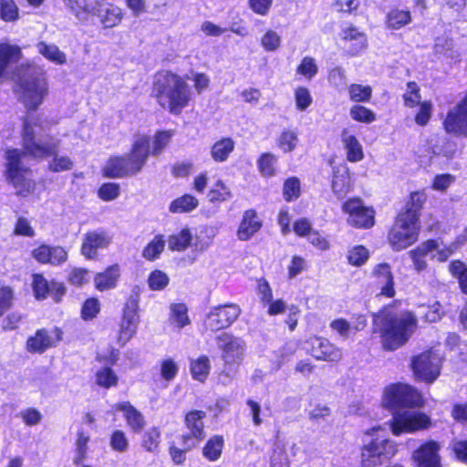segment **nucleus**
I'll use <instances>...</instances> for the list:
<instances>
[{"label":"nucleus","instance_id":"1","mask_svg":"<svg viewBox=\"0 0 467 467\" xmlns=\"http://www.w3.org/2000/svg\"><path fill=\"white\" fill-rule=\"evenodd\" d=\"M383 404L391 409H400L393 414L390 425L396 436L428 429L431 419L420 410L407 408L423 404L421 395L409 385L397 383L385 389Z\"/></svg>","mask_w":467,"mask_h":467},{"label":"nucleus","instance_id":"2","mask_svg":"<svg viewBox=\"0 0 467 467\" xmlns=\"http://www.w3.org/2000/svg\"><path fill=\"white\" fill-rule=\"evenodd\" d=\"M373 317L385 350L393 351L402 347L417 327V318L409 311L397 312L388 306Z\"/></svg>","mask_w":467,"mask_h":467},{"label":"nucleus","instance_id":"3","mask_svg":"<svg viewBox=\"0 0 467 467\" xmlns=\"http://www.w3.org/2000/svg\"><path fill=\"white\" fill-rule=\"evenodd\" d=\"M152 96L161 109L172 115H180L189 107L192 92L183 77L165 71L156 75Z\"/></svg>","mask_w":467,"mask_h":467},{"label":"nucleus","instance_id":"4","mask_svg":"<svg viewBox=\"0 0 467 467\" xmlns=\"http://www.w3.org/2000/svg\"><path fill=\"white\" fill-rule=\"evenodd\" d=\"M425 202L426 195L423 192L410 193L404 210L398 214L389 234V242L395 250L405 249L417 241L420 213Z\"/></svg>","mask_w":467,"mask_h":467},{"label":"nucleus","instance_id":"5","mask_svg":"<svg viewBox=\"0 0 467 467\" xmlns=\"http://www.w3.org/2000/svg\"><path fill=\"white\" fill-rule=\"evenodd\" d=\"M150 143L149 136L137 135L130 154L125 157H110L102 169L103 175L108 178H123L140 171L150 154Z\"/></svg>","mask_w":467,"mask_h":467},{"label":"nucleus","instance_id":"6","mask_svg":"<svg viewBox=\"0 0 467 467\" xmlns=\"http://www.w3.org/2000/svg\"><path fill=\"white\" fill-rule=\"evenodd\" d=\"M47 121L40 116L29 113L24 122L23 143L26 153L36 158H43L57 152L59 142L55 138L44 140Z\"/></svg>","mask_w":467,"mask_h":467},{"label":"nucleus","instance_id":"7","mask_svg":"<svg viewBox=\"0 0 467 467\" xmlns=\"http://www.w3.org/2000/svg\"><path fill=\"white\" fill-rule=\"evenodd\" d=\"M26 153L18 150L5 151V177L16 194L26 196L35 189L31 171L25 164Z\"/></svg>","mask_w":467,"mask_h":467},{"label":"nucleus","instance_id":"8","mask_svg":"<svg viewBox=\"0 0 467 467\" xmlns=\"http://www.w3.org/2000/svg\"><path fill=\"white\" fill-rule=\"evenodd\" d=\"M20 99L28 110H36L47 97L49 86L43 76H30L19 83Z\"/></svg>","mask_w":467,"mask_h":467},{"label":"nucleus","instance_id":"9","mask_svg":"<svg viewBox=\"0 0 467 467\" xmlns=\"http://www.w3.org/2000/svg\"><path fill=\"white\" fill-rule=\"evenodd\" d=\"M397 451L396 444L388 439L376 438L361 449L362 467H378L387 462Z\"/></svg>","mask_w":467,"mask_h":467},{"label":"nucleus","instance_id":"10","mask_svg":"<svg viewBox=\"0 0 467 467\" xmlns=\"http://www.w3.org/2000/svg\"><path fill=\"white\" fill-rule=\"evenodd\" d=\"M441 356L430 349L415 356L411 360V368L418 379L432 383L441 373Z\"/></svg>","mask_w":467,"mask_h":467},{"label":"nucleus","instance_id":"11","mask_svg":"<svg viewBox=\"0 0 467 467\" xmlns=\"http://www.w3.org/2000/svg\"><path fill=\"white\" fill-rule=\"evenodd\" d=\"M302 349L310 354L317 360L327 362H338L342 358L339 348L332 344L327 338L313 336L301 341Z\"/></svg>","mask_w":467,"mask_h":467},{"label":"nucleus","instance_id":"12","mask_svg":"<svg viewBox=\"0 0 467 467\" xmlns=\"http://www.w3.org/2000/svg\"><path fill=\"white\" fill-rule=\"evenodd\" d=\"M241 308L235 304L212 307L206 315L204 326L211 331L229 327L240 316Z\"/></svg>","mask_w":467,"mask_h":467},{"label":"nucleus","instance_id":"13","mask_svg":"<svg viewBox=\"0 0 467 467\" xmlns=\"http://www.w3.org/2000/svg\"><path fill=\"white\" fill-rule=\"evenodd\" d=\"M138 310V301L135 298H130L123 309L122 319L119 324L118 342L122 346L126 345L137 332L140 322Z\"/></svg>","mask_w":467,"mask_h":467},{"label":"nucleus","instance_id":"14","mask_svg":"<svg viewBox=\"0 0 467 467\" xmlns=\"http://www.w3.org/2000/svg\"><path fill=\"white\" fill-rule=\"evenodd\" d=\"M218 346L226 366H238L242 362L245 352V343L242 338L223 333L218 337Z\"/></svg>","mask_w":467,"mask_h":467},{"label":"nucleus","instance_id":"15","mask_svg":"<svg viewBox=\"0 0 467 467\" xmlns=\"http://www.w3.org/2000/svg\"><path fill=\"white\" fill-rule=\"evenodd\" d=\"M443 126L447 133L467 138V95L448 111Z\"/></svg>","mask_w":467,"mask_h":467},{"label":"nucleus","instance_id":"16","mask_svg":"<svg viewBox=\"0 0 467 467\" xmlns=\"http://www.w3.org/2000/svg\"><path fill=\"white\" fill-rule=\"evenodd\" d=\"M343 210L348 213V222L357 228H370L374 225V211L365 207L359 199H351L343 204Z\"/></svg>","mask_w":467,"mask_h":467},{"label":"nucleus","instance_id":"17","mask_svg":"<svg viewBox=\"0 0 467 467\" xmlns=\"http://www.w3.org/2000/svg\"><path fill=\"white\" fill-rule=\"evenodd\" d=\"M206 413L203 410H191L184 417V423L189 434L182 437L184 446L187 449L195 447L204 438L203 420Z\"/></svg>","mask_w":467,"mask_h":467},{"label":"nucleus","instance_id":"18","mask_svg":"<svg viewBox=\"0 0 467 467\" xmlns=\"http://www.w3.org/2000/svg\"><path fill=\"white\" fill-rule=\"evenodd\" d=\"M62 330L55 327L51 330L38 329L34 336L28 337L26 349L30 353H44L47 349L56 347L62 339Z\"/></svg>","mask_w":467,"mask_h":467},{"label":"nucleus","instance_id":"19","mask_svg":"<svg viewBox=\"0 0 467 467\" xmlns=\"http://www.w3.org/2000/svg\"><path fill=\"white\" fill-rule=\"evenodd\" d=\"M111 240V235L104 230L88 232L82 239L81 254L88 259H94L98 250L107 248Z\"/></svg>","mask_w":467,"mask_h":467},{"label":"nucleus","instance_id":"20","mask_svg":"<svg viewBox=\"0 0 467 467\" xmlns=\"http://www.w3.org/2000/svg\"><path fill=\"white\" fill-rule=\"evenodd\" d=\"M32 257L39 264L58 266L67 260V251L59 245L41 244L31 251Z\"/></svg>","mask_w":467,"mask_h":467},{"label":"nucleus","instance_id":"21","mask_svg":"<svg viewBox=\"0 0 467 467\" xmlns=\"http://www.w3.org/2000/svg\"><path fill=\"white\" fill-rule=\"evenodd\" d=\"M323 389L319 386H311L308 390L300 397V406L306 410L307 406H314L309 410V417L313 420L325 419L331 414V409L325 404H316L314 401L322 394Z\"/></svg>","mask_w":467,"mask_h":467},{"label":"nucleus","instance_id":"22","mask_svg":"<svg viewBox=\"0 0 467 467\" xmlns=\"http://www.w3.org/2000/svg\"><path fill=\"white\" fill-rule=\"evenodd\" d=\"M67 9L80 22H88L95 16L100 6V0H63Z\"/></svg>","mask_w":467,"mask_h":467},{"label":"nucleus","instance_id":"23","mask_svg":"<svg viewBox=\"0 0 467 467\" xmlns=\"http://www.w3.org/2000/svg\"><path fill=\"white\" fill-rule=\"evenodd\" d=\"M438 451L439 445L435 441H429L421 445L413 454L418 467H441Z\"/></svg>","mask_w":467,"mask_h":467},{"label":"nucleus","instance_id":"24","mask_svg":"<svg viewBox=\"0 0 467 467\" xmlns=\"http://www.w3.org/2000/svg\"><path fill=\"white\" fill-rule=\"evenodd\" d=\"M262 227V222L254 210L244 213L236 235L241 241L251 239Z\"/></svg>","mask_w":467,"mask_h":467},{"label":"nucleus","instance_id":"25","mask_svg":"<svg viewBox=\"0 0 467 467\" xmlns=\"http://www.w3.org/2000/svg\"><path fill=\"white\" fill-rule=\"evenodd\" d=\"M21 57L22 52L18 46L0 43V82L7 78L9 67L18 62Z\"/></svg>","mask_w":467,"mask_h":467},{"label":"nucleus","instance_id":"26","mask_svg":"<svg viewBox=\"0 0 467 467\" xmlns=\"http://www.w3.org/2000/svg\"><path fill=\"white\" fill-rule=\"evenodd\" d=\"M104 28H112L120 24L123 18L121 8L111 3H100L99 10L95 14Z\"/></svg>","mask_w":467,"mask_h":467},{"label":"nucleus","instance_id":"27","mask_svg":"<svg viewBox=\"0 0 467 467\" xmlns=\"http://www.w3.org/2000/svg\"><path fill=\"white\" fill-rule=\"evenodd\" d=\"M113 410H119L123 413L128 426L134 432H140L145 426V420L142 414L135 409L130 402L122 401L112 407Z\"/></svg>","mask_w":467,"mask_h":467},{"label":"nucleus","instance_id":"28","mask_svg":"<svg viewBox=\"0 0 467 467\" xmlns=\"http://www.w3.org/2000/svg\"><path fill=\"white\" fill-rule=\"evenodd\" d=\"M374 275L377 285L380 288V295L392 297L395 295L393 275L388 264H379L375 267Z\"/></svg>","mask_w":467,"mask_h":467},{"label":"nucleus","instance_id":"29","mask_svg":"<svg viewBox=\"0 0 467 467\" xmlns=\"http://www.w3.org/2000/svg\"><path fill=\"white\" fill-rule=\"evenodd\" d=\"M120 275L119 265L109 266L104 272L99 273L94 278L95 286L99 291L114 288Z\"/></svg>","mask_w":467,"mask_h":467},{"label":"nucleus","instance_id":"30","mask_svg":"<svg viewBox=\"0 0 467 467\" xmlns=\"http://www.w3.org/2000/svg\"><path fill=\"white\" fill-rule=\"evenodd\" d=\"M37 52L49 62L62 66L67 63V55L53 43L40 41L36 45Z\"/></svg>","mask_w":467,"mask_h":467},{"label":"nucleus","instance_id":"31","mask_svg":"<svg viewBox=\"0 0 467 467\" xmlns=\"http://www.w3.org/2000/svg\"><path fill=\"white\" fill-rule=\"evenodd\" d=\"M341 140L347 150V159L349 161L357 162L363 159L364 154L361 144L347 129H344L341 132Z\"/></svg>","mask_w":467,"mask_h":467},{"label":"nucleus","instance_id":"32","mask_svg":"<svg viewBox=\"0 0 467 467\" xmlns=\"http://www.w3.org/2000/svg\"><path fill=\"white\" fill-rule=\"evenodd\" d=\"M350 174L348 169L338 168L334 171L332 191L338 199H343L350 191Z\"/></svg>","mask_w":467,"mask_h":467},{"label":"nucleus","instance_id":"33","mask_svg":"<svg viewBox=\"0 0 467 467\" xmlns=\"http://www.w3.org/2000/svg\"><path fill=\"white\" fill-rule=\"evenodd\" d=\"M439 244L435 240H428L419 245L415 250L410 252L414 267L417 271H422L426 268L427 263L424 257L430 253L438 250Z\"/></svg>","mask_w":467,"mask_h":467},{"label":"nucleus","instance_id":"34","mask_svg":"<svg viewBox=\"0 0 467 467\" xmlns=\"http://www.w3.org/2000/svg\"><path fill=\"white\" fill-rule=\"evenodd\" d=\"M344 39L349 43L348 52L352 56H356L366 49L368 45L366 35L353 27L345 30Z\"/></svg>","mask_w":467,"mask_h":467},{"label":"nucleus","instance_id":"35","mask_svg":"<svg viewBox=\"0 0 467 467\" xmlns=\"http://www.w3.org/2000/svg\"><path fill=\"white\" fill-rule=\"evenodd\" d=\"M199 205V200L192 194H183L174 199L169 205L171 213H186L194 211Z\"/></svg>","mask_w":467,"mask_h":467},{"label":"nucleus","instance_id":"36","mask_svg":"<svg viewBox=\"0 0 467 467\" xmlns=\"http://www.w3.org/2000/svg\"><path fill=\"white\" fill-rule=\"evenodd\" d=\"M235 143L231 138H223L212 146L211 156L216 162L225 161L233 152Z\"/></svg>","mask_w":467,"mask_h":467},{"label":"nucleus","instance_id":"37","mask_svg":"<svg viewBox=\"0 0 467 467\" xmlns=\"http://www.w3.org/2000/svg\"><path fill=\"white\" fill-rule=\"evenodd\" d=\"M169 323L177 329H182L190 324L188 309L184 304L171 305Z\"/></svg>","mask_w":467,"mask_h":467},{"label":"nucleus","instance_id":"38","mask_svg":"<svg viewBox=\"0 0 467 467\" xmlns=\"http://www.w3.org/2000/svg\"><path fill=\"white\" fill-rule=\"evenodd\" d=\"M208 200L212 203H222L233 198V192L228 185L222 180L216 181L207 194Z\"/></svg>","mask_w":467,"mask_h":467},{"label":"nucleus","instance_id":"39","mask_svg":"<svg viewBox=\"0 0 467 467\" xmlns=\"http://www.w3.org/2000/svg\"><path fill=\"white\" fill-rule=\"evenodd\" d=\"M192 241V234L188 228H184L177 234L169 236L167 243L171 251H185Z\"/></svg>","mask_w":467,"mask_h":467},{"label":"nucleus","instance_id":"40","mask_svg":"<svg viewBox=\"0 0 467 467\" xmlns=\"http://www.w3.org/2000/svg\"><path fill=\"white\" fill-rule=\"evenodd\" d=\"M211 369L210 359L206 356H200L195 359H192L190 370L193 379L204 382Z\"/></svg>","mask_w":467,"mask_h":467},{"label":"nucleus","instance_id":"41","mask_svg":"<svg viewBox=\"0 0 467 467\" xmlns=\"http://www.w3.org/2000/svg\"><path fill=\"white\" fill-rule=\"evenodd\" d=\"M224 441L220 435H214L208 440L202 449L203 456L210 462L217 461L222 454Z\"/></svg>","mask_w":467,"mask_h":467},{"label":"nucleus","instance_id":"42","mask_svg":"<svg viewBox=\"0 0 467 467\" xmlns=\"http://www.w3.org/2000/svg\"><path fill=\"white\" fill-rule=\"evenodd\" d=\"M165 243L166 240L164 235H155L154 238L143 249L142 256L149 261H153L159 258L164 249Z\"/></svg>","mask_w":467,"mask_h":467},{"label":"nucleus","instance_id":"43","mask_svg":"<svg viewBox=\"0 0 467 467\" xmlns=\"http://www.w3.org/2000/svg\"><path fill=\"white\" fill-rule=\"evenodd\" d=\"M411 21L409 11L393 9L387 16V26L391 29H400Z\"/></svg>","mask_w":467,"mask_h":467},{"label":"nucleus","instance_id":"44","mask_svg":"<svg viewBox=\"0 0 467 467\" xmlns=\"http://www.w3.org/2000/svg\"><path fill=\"white\" fill-rule=\"evenodd\" d=\"M450 273L458 279L462 292L467 295V266L461 260H453L449 265Z\"/></svg>","mask_w":467,"mask_h":467},{"label":"nucleus","instance_id":"45","mask_svg":"<svg viewBox=\"0 0 467 467\" xmlns=\"http://www.w3.org/2000/svg\"><path fill=\"white\" fill-rule=\"evenodd\" d=\"M276 157L272 153H263L257 160L259 172L264 177H272L276 171Z\"/></svg>","mask_w":467,"mask_h":467},{"label":"nucleus","instance_id":"46","mask_svg":"<svg viewBox=\"0 0 467 467\" xmlns=\"http://www.w3.org/2000/svg\"><path fill=\"white\" fill-rule=\"evenodd\" d=\"M161 440V431L158 428L148 429L142 436L141 446L149 452L157 451Z\"/></svg>","mask_w":467,"mask_h":467},{"label":"nucleus","instance_id":"47","mask_svg":"<svg viewBox=\"0 0 467 467\" xmlns=\"http://www.w3.org/2000/svg\"><path fill=\"white\" fill-rule=\"evenodd\" d=\"M0 17L8 23L18 20L19 9L14 0H0Z\"/></svg>","mask_w":467,"mask_h":467},{"label":"nucleus","instance_id":"48","mask_svg":"<svg viewBox=\"0 0 467 467\" xmlns=\"http://www.w3.org/2000/svg\"><path fill=\"white\" fill-rule=\"evenodd\" d=\"M32 287L36 299H45L51 289V283L40 274L32 275Z\"/></svg>","mask_w":467,"mask_h":467},{"label":"nucleus","instance_id":"49","mask_svg":"<svg viewBox=\"0 0 467 467\" xmlns=\"http://www.w3.org/2000/svg\"><path fill=\"white\" fill-rule=\"evenodd\" d=\"M160 373L165 381H172L178 375L179 365L171 358H166L160 361Z\"/></svg>","mask_w":467,"mask_h":467},{"label":"nucleus","instance_id":"50","mask_svg":"<svg viewBox=\"0 0 467 467\" xmlns=\"http://www.w3.org/2000/svg\"><path fill=\"white\" fill-rule=\"evenodd\" d=\"M170 278L161 270L152 271L148 276V285L152 291H161L169 285Z\"/></svg>","mask_w":467,"mask_h":467},{"label":"nucleus","instance_id":"51","mask_svg":"<svg viewBox=\"0 0 467 467\" xmlns=\"http://www.w3.org/2000/svg\"><path fill=\"white\" fill-rule=\"evenodd\" d=\"M96 382L99 386L109 389L118 383V376L109 368H102L96 373Z\"/></svg>","mask_w":467,"mask_h":467},{"label":"nucleus","instance_id":"52","mask_svg":"<svg viewBox=\"0 0 467 467\" xmlns=\"http://www.w3.org/2000/svg\"><path fill=\"white\" fill-rule=\"evenodd\" d=\"M371 88L359 84H351L348 88V93L351 100L356 102H366L371 98Z\"/></svg>","mask_w":467,"mask_h":467},{"label":"nucleus","instance_id":"53","mask_svg":"<svg viewBox=\"0 0 467 467\" xmlns=\"http://www.w3.org/2000/svg\"><path fill=\"white\" fill-rule=\"evenodd\" d=\"M317 65L316 64L315 59L311 57H304L296 68L297 74L303 76L308 80L312 79L317 74Z\"/></svg>","mask_w":467,"mask_h":467},{"label":"nucleus","instance_id":"54","mask_svg":"<svg viewBox=\"0 0 467 467\" xmlns=\"http://www.w3.org/2000/svg\"><path fill=\"white\" fill-rule=\"evenodd\" d=\"M350 116L356 121L364 123H371L376 119V116L372 110L359 105L351 108Z\"/></svg>","mask_w":467,"mask_h":467},{"label":"nucleus","instance_id":"55","mask_svg":"<svg viewBox=\"0 0 467 467\" xmlns=\"http://www.w3.org/2000/svg\"><path fill=\"white\" fill-rule=\"evenodd\" d=\"M13 298V289L0 281V317L12 306Z\"/></svg>","mask_w":467,"mask_h":467},{"label":"nucleus","instance_id":"56","mask_svg":"<svg viewBox=\"0 0 467 467\" xmlns=\"http://www.w3.org/2000/svg\"><path fill=\"white\" fill-rule=\"evenodd\" d=\"M98 195L105 202L113 201L119 195V185L115 182L104 183L99 187Z\"/></svg>","mask_w":467,"mask_h":467},{"label":"nucleus","instance_id":"57","mask_svg":"<svg viewBox=\"0 0 467 467\" xmlns=\"http://www.w3.org/2000/svg\"><path fill=\"white\" fill-rule=\"evenodd\" d=\"M109 445L116 451H126L129 448V440L124 431L119 430L113 431L109 439Z\"/></svg>","mask_w":467,"mask_h":467},{"label":"nucleus","instance_id":"58","mask_svg":"<svg viewBox=\"0 0 467 467\" xmlns=\"http://www.w3.org/2000/svg\"><path fill=\"white\" fill-rule=\"evenodd\" d=\"M368 258V251L362 245L353 247L348 255V263L352 265H362Z\"/></svg>","mask_w":467,"mask_h":467},{"label":"nucleus","instance_id":"59","mask_svg":"<svg viewBox=\"0 0 467 467\" xmlns=\"http://www.w3.org/2000/svg\"><path fill=\"white\" fill-rule=\"evenodd\" d=\"M89 441V436L84 431H78L76 441V455L74 457L75 463H80L86 457L87 445Z\"/></svg>","mask_w":467,"mask_h":467},{"label":"nucleus","instance_id":"60","mask_svg":"<svg viewBox=\"0 0 467 467\" xmlns=\"http://www.w3.org/2000/svg\"><path fill=\"white\" fill-rule=\"evenodd\" d=\"M173 133L171 131H159L152 142V155H159L170 142Z\"/></svg>","mask_w":467,"mask_h":467},{"label":"nucleus","instance_id":"61","mask_svg":"<svg viewBox=\"0 0 467 467\" xmlns=\"http://www.w3.org/2000/svg\"><path fill=\"white\" fill-rule=\"evenodd\" d=\"M330 327L333 331L337 332L342 338L347 339L349 337L353 331H357V327L350 326L344 318H337L330 323Z\"/></svg>","mask_w":467,"mask_h":467},{"label":"nucleus","instance_id":"62","mask_svg":"<svg viewBox=\"0 0 467 467\" xmlns=\"http://www.w3.org/2000/svg\"><path fill=\"white\" fill-rule=\"evenodd\" d=\"M404 103L407 107L413 108L420 104V95L416 82L410 81L407 84V91L403 95Z\"/></svg>","mask_w":467,"mask_h":467},{"label":"nucleus","instance_id":"63","mask_svg":"<svg viewBox=\"0 0 467 467\" xmlns=\"http://www.w3.org/2000/svg\"><path fill=\"white\" fill-rule=\"evenodd\" d=\"M281 39L279 35L273 30L266 31L261 39V45L266 51L276 50L279 47Z\"/></svg>","mask_w":467,"mask_h":467},{"label":"nucleus","instance_id":"64","mask_svg":"<svg viewBox=\"0 0 467 467\" xmlns=\"http://www.w3.org/2000/svg\"><path fill=\"white\" fill-rule=\"evenodd\" d=\"M295 99L296 107L300 110L306 109L312 103L313 99L306 88L299 87L296 90Z\"/></svg>","mask_w":467,"mask_h":467}]
</instances>
